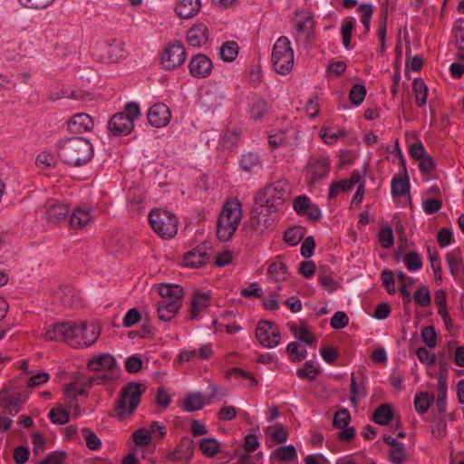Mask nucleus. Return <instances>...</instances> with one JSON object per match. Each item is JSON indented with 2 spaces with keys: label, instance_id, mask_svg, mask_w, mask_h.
I'll return each mask as SVG.
<instances>
[{
  "label": "nucleus",
  "instance_id": "f3484780",
  "mask_svg": "<svg viewBox=\"0 0 464 464\" xmlns=\"http://www.w3.org/2000/svg\"><path fill=\"white\" fill-rule=\"evenodd\" d=\"M181 307V301L179 300H160L157 304V314L159 320L162 322L170 321Z\"/></svg>",
  "mask_w": 464,
  "mask_h": 464
},
{
  "label": "nucleus",
  "instance_id": "39448f33",
  "mask_svg": "<svg viewBox=\"0 0 464 464\" xmlns=\"http://www.w3.org/2000/svg\"><path fill=\"white\" fill-rule=\"evenodd\" d=\"M140 115L139 104L128 102L124 107V111L118 112L111 118L108 130L113 136L129 135L134 128V120Z\"/></svg>",
  "mask_w": 464,
  "mask_h": 464
},
{
  "label": "nucleus",
  "instance_id": "58836bf2",
  "mask_svg": "<svg viewBox=\"0 0 464 464\" xmlns=\"http://www.w3.org/2000/svg\"><path fill=\"white\" fill-rule=\"evenodd\" d=\"M220 57L225 62H233L238 54V45L234 41L224 43L219 51Z\"/></svg>",
  "mask_w": 464,
  "mask_h": 464
},
{
  "label": "nucleus",
  "instance_id": "dca6fc26",
  "mask_svg": "<svg viewBox=\"0 0 464 464\" xmlns=\"http://www.w3.org/2000/svg\"><path fill=\"white\" fill-rule=\"evenodd\" d=\"M195 442L188 437H184L169 456L170 460H185L189 462L193 457Z\"/></svg>",
  "mask_w": 464,
  "mask_h": 464
},
{
  "label": "nucleus",
  "instance_id": "4468645a",
  "mask_svg": "<svg viewBox=\"0 0 464 464\" xmlns=\"http://www.w3.org/2000/svg\"><path fill=\"white\" fill-rule=\"evenodd\" d=\"M189 72L196 78H206L210 75L213 68L211 60L203 53L192 57L189 62Z\"/></svg>",
  "mask_w": 464,
  "mask_h": 464
},
{
  "label": "nucleus",
  "instance_id": "09e8293b",
  "mask_svg": "<svg viewBox=\"0 0 464 464\" xmlns=\"http://www.w3.org/2000/svg\"><path fill=\"white\" fill-rule=\"evenodd\" d=\"M354 28L353 18H347L343 21L341 28L343 44L346 49L351 46L352 33Z\"/></svg>",
  "mask_w": 464,
  "mask_h": 464
},
{
  "label": "nucleus",
  "instance_id": "69168bd1",
  "mask_svg": "<svg viewBox=\"0 0 464 464\" xmlns=\"http://www.w3.org/2000/svg\"><path fill=\"white\" fill-rule=\"evenodd\" d=\"M311 205V199L305 195H301L295 198L293 207L299 216H304Z\"/></svg>",
  "mask_w": 464,
  "mask_h": 464
},
{
  "label": "nucleus",
  "instance_id": "5fc2aeb1",
  "mask_svg": "<svg viewBox=\"0 0 464 464\" xmlns=\"http://www.w3.org/2000/svg\"><path fill=\"white\" fill-rule=\"evenodd\" d=\"M291 331L295 334V336L299 341H301L308 345H313L315 343L314 335L305 326H303L299 329L296 326H292Z\"/></svg>",
  "mask_w": 464,
  "mask_h": 464
},
{
  "label": "nucleus",
  "instance_id": "338daca9",
  "mask_svg": "<svg viewBox=\"0 0 464 464\" xmlns=\"http://www.w3.org/2000/svg\"><path fill=\"white\" fill-rule=\"evenodd\" d=\"M421 339L429 348H434L437 342V334L433 326H426L421 331Z\"/></svg>",
  "mask_w": 464,
  "mask_h": 464
},
{
  "label": "nucleus",
  "instance_id": "4d7b16f0",
  "mask_svg": "<svg viewBox=\"0 0 464 464\" xmlns=\"http://www.w3.org/2000/svg\"><path fill=\"white\" fill-rule=\"evenodd\" d=\"M404 265L410 271L420 270L422 267L421 257L415 251L408 252L404 256Z\"/></svg>",
  "mask_w": 464,
  "mask_h": 464
},
{
  "label": "nucleus",
  "instance_id": "b1692460",
  "mask_svg": "<svg viewBox=\"0 0 464 464\" xmlns=\"http://www.w3.org/2000/svg\"><path fill=\"white\" fill-rule=\"evenodd\" d=\"M92 219L90 209L77 208L69 218L71 228L77 229L86 226Z\"/></svg>",
  "mask_w": 464,
  "mask_h": 464
},
{
  "label": "nucleus",
  "instance_id": "37998d69",
  "mask_svg": "<svg viewBox=\"0 0 464 464\" xmlns=\"http://www.w3.org/2000/svg\"><path fill=\"white\" fill-rule=\"evenodd\" d=\"M415 92V102L419 107H422L427 101L428 88L422 80L415 79L412 82Z\"/></svg>",
  "mask_w": 464,
  "mask_h": 464
},
{
  "label": "nucleus",
  "instance_id": "3c124183",
  "mask_svg": "<svg viewBox=\"0 0 464 464\" xmlns=\"http://www.w3.org/2000/svg\"><path fill=\"white\" fill-rule=\"evenodd\" d=\"M131 438L135 444L139 447L148 446L152 440L150 431L145 428H140L136 430L132 433Z\"/></svg>",
  "mask_w": 464,
  "mask_h": 464
},
{
  "label": "nucleus",
  "instance_id": "2eb2a0df",
  "mask_svg": "<svg viewBox=\"0 0 464 464\" xmlns=\"http://www.w3.org/2000/svg\"><path fill=\"white\" fill-rule=\"evenodd\" d=\"M92 118L86 113H77L67 122V129L70 132L82 134L90 131L93 128Z\"/></svg>",
  "mask_w": 464,
  "mask_h": 464
},
{
  "label": "nucleus",
  "instance_id": "5701e85b",
  "mask_svg": "<svg viewBox=\"0 0 464 464\" xmlns=\"http://www.w3.org/2000/svg\"><path fill=\"white\" fill-rule=\"evenodd\" d=\"M22 403L23 401L19 395L9 397L6 390H2L0 392V404L5 412L16 414L20 411Z\"/></svg>",
  "mask_w": 464,
  "mask_h": 464
},
{
  "label": "nucleus",
  "instance_id": "8fccbe9b",
  "mask_svg": "<svg viewBox=\"0 0 464 464\" xmlns=\"http://www.w3.org/2000/svg\"><path fill=\"white\" fill-rule=\"evenodd\" d=\"M49 418L54 424L63 425L69 422V412L61 406L53 408L49 412Z\"/></svg>",
  "mask_w": 464,
  "mask_h": 464
},
{
  "label": "nucleus",
  "instance_id": "9d476101",
  "mask_svg": "<svg viewBox=\"0 0 464 464\" xmlns=\"http://www.w3.org/2000/svg\"><path fill=\"white\" fill-rule=\"evenodd\" d=\"M330 170V161L327 157H310L306 165V173L311 183L325 179Z\"/></svg>",
  "mask_w": 464,
  "mask_h": 464
},
{
  "label": "nucleus",
  "instance_id": "e2e57ef3",
  "mask_svg": "<svg viewBox=\"0 0 464 464\" xmlns=\"http://www.w3.org/2000/svg\"><path fill=\"white\" fill-rule=\"evenodd\" d=\"M351 189L352 188L348 182L345 181V179L334 181L329 188L328 198L334 199L339 195L340 192H346Z\"/></svg>",
  "mask_w": 464,
  "mask_h": 464
},
{
  "label": "nucleus",
  "instance_id": "774afa93",
  "mask_svg": "<svg viewBox=\"0 0 464 464\" xmlns=\"http://www.w3.org/2000/svg\"><path fill=\"white\" fill-rule=\"evenodd\" d=\"M414 301L424 307L430 304V294L426 285H422L414 293Z\"/></svg>",
  "mask_w": 464,
  "mask_h": 464
},
{
  "label": "nucleus",
  "instance_id": "ddd939ff",
  "mask_svg": "<svg viewBox=\"0 0 464 464\" xmlns=\"http://www.w3.org/2000/svg\"><path fill=\"white\" fill-rule=\"evenodd\" d=\"M209 248V243L203 242L200 245H198L196 248L193 250L188 252L184 256V265L188 267H200L203 265H205L208 259L209 255L207 252V250Z\"/></svg>",
  "mask_w": 464,
  "mask_h": 464
},
{
  "label": "nucleus",
  "instance_id": "7ed1b4c3",
  "mask_svg": "<svg viewBox=\"0 0 464 464\" xmlns=\"http://www.w3.org/2000/svg\"><path fill=\"white\" fill-rule=\"evenodd\" d=\"M58 158L69 167L79 168L86 165L94 155L92 144L82 137H69L56 143Z\"/></svg>",
  "mask_w": 464,
  "mask_h": 464
},
{
  "label": "nucleus",
  "instance_id": "de8ad7c7",
  "mask_svg": "<svg viewBox=\"0 0 464 464\" xmlns=\"http://www.w3.org/2000/svg\"><path fill=\"white\" fill-rule=\"evenodd\" d=\"M350 392L351 401L353 403V405H356L357 399H361L366 396L363 382H361L360 383H357L356 379L354 377V373H352Z\"/></svg>",
  "mask_w": 464,
  "mask_h": 464
},
{
  "label": "nucleus",
  "instance_id": "20e7f679",
  "mask_svg": "<svg viewBox=\"0 0 464 464\" xmlns=\"http://www.w3.org/2000/svg\"><path fill=\"white\" fill-rule=\"evenodd\" d=\"M145 392L146 386L140 382H130L124 385L115 401V416L120 420L129 419L136 411Z\"/></svg>",
  "mask_w": 464,
  "mask_h": 464
},
{
  "label": "nucleus",
  "instance_id": "9b49d317",
  "mask_svg": "<svg viewBox=\"0 0 464 464\" xmlns=\"http://www.w3.org/2000/svg\"><path fill=\"white\" fill-rule=\"evenodd\" d=\"M99 58L105 63H117L124 54L123 44L120 41L104 42L98 44Z\"/></svg>",
  "mask_w": 464,
  "mask_h": 464
},
{
  "label": "nucleus",
  "instance_id": "79ce46f5",
  "mask_svg": "<svg viewBox=\"0 0 464 464\" xmlns=\"http://www.w3.org/2000/svg\"><path fill=\"white\" fill-rule=\"evenodd\" d=\"M241 135L240 130L237 129L233 130H225L221 133L220 141L221 145L226 149H232L235 147L239 140V137Z\"/></svg>",
  "mask_w": 464,
  "mask_h": 464
},
{
  "label": "nucleus",
  "instance_id": "c03bdc74",
  "mask_svg": "<svg viewBox=\"0 0 464 464\" xmlns=\"http://www.w3.org/2000/svg\"><path fill=\"white\" fill-rule=\"evenodd\" d=\"M76 392V382H70L65 388L63 392L65 406L68 409L73 408L75 411H79V405L77 402V398H75Z\"/></svg>",
  "mask_w": 464,
  "mask_h": 464
},
{
  "label": "nucleus",
  "instance_id": "6e6552de",
  "mask_svg": "<svg viewBox=\"0 0 464 464\" xmlns=\"http://www.w3.org/2000/svg\"><path fill=\"white\" fill-rule=\"evenodd\" d=\"M256 336L259 343L266 348L278 345L280 333L276 325L270 321H260L256 329Z\"/></svg>",
  "mask_w": 464,
  "mask_h": 464
},
{
  "label": "nucleus",
  "instance_id": "7c9ffc66",
  "mask_svg": "<svg viewBox=\"0 0 464 464\" xmlns=\"http://www.w3.org/2000/svg\"><path fill=\"white\" fill-rule=\"evenodd\" d=\"M393 418L392 408L390 404H382L376 408L372 420L379 425H387Z\"/></svg>",
  "mask_w": 464,
  "mask_h": 464
},
{
  "label": "nucleus",
  "instance_id": "aec40b11",
  "mask_svg": "<svg viewBox=\"0 0 464 464\" xmlns=\"http://www.w3.org/2000/svg\"><path fill=\"white\" fill-rule=\"evenodd\" d=\"M116 366L115 358L110 353H103L93 357L88 362V369L93 372H111Z\"/></svg>",
  "mask_w": 464,
  "mask_h": 464
},
{
  "label": "nucleus",
  "instance_id": "bf43d9fd",
  "mask_svg": "<svg viewBox=\"0 0 464 464\" xmlns=\"http://www.w3.org/2000/svg\"><path fill=\"white\" fill-rule=\"evenodd\" d=\"M314 21L312 16H307L303 22L297 24L296 30L304 34L308 41L314 38Z\"/></svg>",
  "mask_w": 464,
  "mask_h": 464
},
{
  "label": "nucleus",
  "instance_id": "1a4fd4ad",
  "mask_svg": "<svg viewBox=\"0 0 464 464\" xmlns=\"http://www.w3.org/2000/svg\"><path fill=\"white\" fill-rule=\"evenodd\" d=\"M186 59V51L180 42L169 44L163 52L161 63L166 70H172L180 66Z\"/></svg>",
  "mask_w": 464,
  "mask_h": 464
},
{
  "label": "nucleus",
  "instance_id": "4c0bfd02",
  "mask_svg": "<svg viewBox=\"0 0 464 464\" xmlns=\"http://www.w3.org/2000/svg\"><path fill=\"white\" fill-rule=\"evenodd\" d=\"M220 443L214 438H205L200 440L199 450L208 458H213L219 451Z\"/></svg>",
  "mask_w": 464,
  "mask_h": 464
},
{
  "label": "nucleus",
  "instance_id": "f257e3e1",
  "mask_svg": "<svg viewBox=\"0 0 464 464\" xmlns=\"http://www.w3.org/2000/svg\"><path fill=\"white\" fill-rule=\"evenodd\" d=\"M100 335V328L85 322L77 325L72 322H61L51 325L44 334L48 341L64 342L72 348L92 345Z\"/></svg>",
  "mask_w": 464,
  "mask_h": 464
},
{
  "label": "nucleus",
  "instance_id": "a878e982",
  "mask_svg": "<svg viewBox=\"0 0 464 464\" xmlns=\"http://www.w3.org/2000/svg\"><path fill=\"white\" fill-rule=\"evenodd\" d=\"M392 194L393 197H402L410 192V183L408 174L404 176H394L392 179Z\"/></svg>",
  "mask_w": 464,
  "mask_h": 464
},
{
  "label": "nucleus",
  "instance_id": "f8f14e48",
  "mask_svg": "<svg viewBox=\"0 0 464 464\" xmlns=\"http://www.w3.org/2000/svg\"><path fill=\"white\" fill-rule=\"evenodd\" d=\"M148 121L152 127L161 128L166 126L171 118L170 110L161 102L152 105L147 115Z\"/></svg>",
  "mask_w": 464,
  "mask_h": 464
},
{
  "label": "nucleus",
  "instance_id": "6ab92c4d",
  "mask_svg": "<svg viewBox=\"0 0 464 464\" xmlns=\"http://www.w3.org/2000/svg\"><path fill=\"white\" fill-rule=\"evenodd\" d=\"M208 30L206 24H197L187 33V41L190 46L200 47L208 42Z\"/></svg>",
  "mask_w": 464,
  "mask_h": 464
},
{
  "label": "nucleus",
  "instance_id": "052dcab7",
  "mask_svg": "<svg viewBox=\"0 0 464 464\" xmlns=\"http://www.w3.org/2000/svg\"><path fill=\"white\" fill-rule=\"evenodd\" d=\"M351 420V415L347 409H341L334 414L333 425L336 429H343L348 426Z\"/></svg>",
  "mask_w": 464,
  "mask_h": 464
},
{
  "label": "nucleus",
  "instance_id": "cd10ccee",
  "mask_svg": "<svg viewBox=\"0 0 464 464\" xmlns=\"http://www.w3.org/2000/svg\"><path fill=\"white\" fill-rule=\"evenodd\" d=\"M219 218H225L230 221L240 223L241 204L238 201L227 202L222 209Z\"/></svg>",
  "mask_w": 464,
  "mask_h": 464
},
{
  "label": "nucleus",
  "instance_id": "423d86ee",
  "mask_svg": "<svg viewBox=\"0 0 464 464\" xmlns=\"http://www.w3.org/2000/svg\"><path fill=\"white\" fill-rule=\"evenodd\" d=\"M271 60L273 68L278 74L285 75L290 72L294 65V51L287 37L281 36L276 40Z\"/></svg>",
  "mask_w": 464,
  "mask_h": 464
},
{
  "label": "nucleus",
  "instance_id": "864d4df0",
  "mask_svg": "<svg viewBox=\"0 0 464 464\" xmlns=\"http://www.w3.org/2000/svg\"><path fill=\"white\" fill-rule=\"evenodd\" d=\"M274 454L281 461L288 462L296 458V450L293 445L282 446Z\"/></svg>",
  "mask_w": 464,
  "mask_h": 464
},
{
  "label": "nucleus",
  "instance_id": "bb28decb",
  "mask_svg": "<svg viewBox=\"0 0 464 464\" xmlns=\"http://www.w3.org/2000/svg\"><path fill=\"white\" fill-rule=\"evenodd\" d=\"M455 39V45L459 50L457 58L464 61V19L455 22L452 29Z\"/></svg>",
  "mask_w": 464,
  "mask_h": 464
},
{
  "label": "nucleus",
  "instance_id": "e433bc0d",
  "mask_svg": "<svg viewBox=\"0 0 464 464\" xmlns=\"http://www.w3.org/2000/svg\"><path fill=\"white\" fill-rule=\"evenodd\" d=\"M321 373V369L315 364L314 361H307L304 362L303 368H299L296 371V374L301 379H308L314 381L316 375Z\"/></svg>",
  "mask_w": 464,
  "mask_h": 464
},
{
  "label": "nucleus",
  "instance_id": "6e6d98bb",
  "mask_svg": "<svg viewBox=\"0 0 464 464\" xmlns=\"http://www.w3.org/2000/svg\"><path fill=\"white\" fill-rule=\"evenodd\" d=\"M260 165L259 156L254 152H247L242 155L240 166L245 171H250Z\"/></svg>",
  "mask_w": 464,
  "mask_h": 464
},
{
  "label": "nucleus",
  "instance_id": "a19ab883",
  "mask_svg": "<svg viewBox=\"0 0 464 464\" xmlns=\"http://www.w3.org/2000/svg\"><path fill=\"white\" fill-rule=\"evenodd\" d=\"M268 275L275 281H282L286 279L288 273L285 264L282 260L272 263L268 268Z\"/></svg>",
  "mask_w": 464,
  "mask_h": 464
},
{
  "label": "nucleus",
  "instance_id": "f03ea898",
  "mask_svg": "<svg viewBox=\"0 0 464 464\" xmlns=\"http://www.w3.org/2000/svg\"><path fill=\"white\" fill-rule=\"evenodd\" d=\"M289 196L287 183L285 180H277L267 185L255 197V206L251 212V218L256 225L266 227L267 219L262 220L261 216L267 217L279 210Z\"/></svg>",
  "mask_w": 464,
  "mask_h": 464
},
{
  "label": "nucleus",
  "instance_id": "412c9836",
  "mask_svg": "<svg viewBox=\"0 0 464 464\" xmlns=\"http://www.w3.org/2000/svg\"><path fill=\"white\" fill-rule=\"evenodd\" d=\"M200 6V0H180L175 12L180 18L189 19L198 13Z\"/></svg>",
  "mask_w": 464,
  "mask_h": 464
},
{
  "label": "nucleus",
  "instance_id": "680f3d73",
  "mask_svg": "<svg viewBox=\"0 0 464 464\" xmlns=\"http://www.w3.org/2000/svg\"><path fill=\"white\" fill-rule=\"evenodd\" d=\"M381 279L382 282V285L384 286L388 294L394 295L396 293V289L393 272L389 269H384L381 273Z\"/></svg>",
  "mask_w": 464,
  "mask_h": 464
},
{
  "label": "nucleus",
  "instance_id": "f704fd0d",
  "mask_svg": "<svg viewBox=\"0 0 464 464\" xmlns=\"http://www.w3.org/2000/svg\"><path fill=\"white\" fill-rule=\"evenodd\" d=\"M374 10V6L368 3L361 4L357 8V12L361 14V22L364 27V35H367L370 32L371 19Z\"/></svg>",
  "mask_w": 464,
  "mask_h": 464
},
{
  "label": "nucleus",
  "instance_id": "13d9d810",
  "mask_svg": "<svg viewBox=\"0 0 464 464\" xmlns=\"http://www.w3.org/2000/svg\"><path fill=\"white\" fill-rule=\"evenodd\" d=\"M82 434L86 441V446L92 450H98L102 446V441L98 436L89 428H83Z\"/></svg>",
  "mask_w": 464,
  "mask_h": 464
},
{
  "label": "nucleus",
  "instance_id": "72a5a7b5",
  "mask_svg": "<svg viewBox=\"0 0 464 464\" xmlns=\"http://www.w3.org/2000/svg\"><path fill=\"white\" fill-rule=\"evenodd\" d=\"M205 405L203 395L200 392L188 393L184 401V410L188 412L203 409Z\"/></svg>",
  "mask_w": 464,
  "mask_h": 464
},
{
  "label": "nucleus",
  "instance_id": "393cba45",
  "mask_svg": "<svg viewBox=\"0 0 464 464\" xmlns=\"http://www.w3.org/2000/svg\"><path fill=\"white\" fill-rule=\"evenodd\" d=\"M158 293L162 297V300L181 301L183 297V288L179 285L160 284L158 286Z\"/></svg>",
  "mask_w": 464,
  "mask_h": 464
},
{
  "label": "nucleus",
  "instance_id": "ea45409f",
  "mask_svg": "<svg viewBox=\"0 0 464 464\" xmlns=\"http://www.w3.org/2000/svg\"><path fill=\"white\" fill-rule=\"evenodd\" d=\"M305 229L304 227H292L285 232L284 240L290 246H296L304 237Z\"/></svg>",
  "mask_w": 464,
  "mask_h": 464
},
{
  "label": "nucleus",
  "instance_id": "603ef678",
  "mask_svg": "<svg viewBox=\"0 0 464 464\" xmlns=\"http://www.w3.org/2000/svg\"><path fill=\"white\" fill-rule=\"evenodd\" d=\"M365 95V86L363 84L356 83L353 85L352 89L350 90L349 100L353 105L359 106L363 102Z\"/></svg>",
  "mask_w": 464,
  "mask_h": 464
},
{
  "label": "nucleus",
  "instance_id": "0e129e2a",
  "mask_svg": "<svg viewBox=\"0 0 464 464\" xmlns=\"http://www.w3.org/2000/svg\"><path fill=\"white\" fill-rule=\"evenodd\" d=\"M379 241L383 248H390L393 245L394 237L392 227L389 226L382 227L379 233Z\"/></svg>",
  "mask_w": 464,
  "mask_h": 464
},
{
  "label": "nucleus",
  "instance_id": "4be33fe9",
  "mask_svg": "<svg viewBox=\"0 0 464 464\" xmlns=\"http://www.w3.org/2000/svg\"><path fill=\"white\" fill-rule=\"evenodd\" d=\"M239 223L230 221L225 218H218L217 235L219 240L228 241L235 234Z\"/></svg>",
  "mask_w": 464,
  "mask_h": 464
},
{
  "label": "nucleus",
  "instance_id": "0eeeda50",
  "mask_svg": "<svg viewBox=\"0 0 464 464\" xmlns=\"http://www.w3.org/2000/svg\"><path fill=\"white\" fill-rule=\"evenodd\" d=\"M150 224L155 233L162 238H171L178 231L176 216L164 209H153L149 215Z\"/></svg>",
  "mask_w": 464,
  "mask_h": 464
},
{
  "label": "nucleus",
  "instance_id": "a211bd4d",
  "mask_svg": "<svg viewBox=\"0 0 464 464\" xmlns=\"http://www.w3.org/2000/svg\"><path fill=\"white\" fill-rule=\"evenodd\" d=\"M46 218L49 222L59 223L64 221L69 214V207L54 200L48 201L46 205Z\"/></svg>",
  "mask_w": 464,
  "mask_h": 464
},
{
  "label": "nucleus",
  "instance_id": "c85d7f7f",
  "mask_svg": "<svg viewBox=\"0 0 464 464\" xmlns=\"http://www.w3.org/2000/svg\"><path fill=\"white\" fill-rule=\"evenodd\" d=\"M209 304V296L200 291H196L191 299L190 319H195L199 312Z\"/></svg>",
  "mask_w": 464,
  "mask_h": 464
},
{
  "label": "nucleus",
  "instance_id": "c9c22d12",
  "mask_svg": "<svg viewBox=\"0 0 464 464\" xmlns=\"http://www.w3.org/2000/svg\"><path fill=\"white\" fill-rule=\"evenodd\" d=\"M434 401V396L428 392H418L414 398V407L418 413L424 414L428 411L430 404Z\"/></svg>",
  "mask_w": 464,
  "mask_h": 464
},
{
  "label": "nucleus",
  "instance_id": "a18cd8bd",
  "mask_svg": "<svg viewBox=\"0 0 464 464\" xmlns=\"http://www.w3.org/2000/svg\"><path fill=\"white\" fill-rule=\"evenodd\" d=\"M290 361L299 362L306 357L307 351L296 342L290 343L286 347Z\"/></svg>",
  "mask_w": 464,
  "mask_h": 464
},
{
  "label": "nucleus",
  "instance_id": "c756f323",
  "mask_svg": "<svg viewBox=\"0 0 464 464\" xmlns=\"http://www.w3.org/2000/svg\"><path fill=\"white\" fill-rule=\"evenodd\" d=\"M292 138H295V133L289 134L285 130H279L268 136V143L272 149H276L278 147H288L292 146L290 142V139Z\"/></svg>",
  "mask_w": 464,
  "mask_h": 464
},
{
  "label": "nucleus",
  "instance_id": "49530a36",
  "mask_svg": "<svg viewBox=\"0 0 464 464\" xmlns=\"http://www.w3.org/2000/svg\"><path fill=\"white\" fill-rule=\"evenodd\" d=\"M267 434L278 444L284 443L288 438L287 430L279 423L266 429Z\"/></svg>",
  "mask_w": 464,
  "mask_h": 464
},
{
  "label": "nucleus",
  "instance_id": "473e14b6",
  "mask_svg": "<svg viewBox=\"0 0 464 464\" xmlns=\"http://www.w3.org/2000/svg\"><path fill=\"white\" fill-rule=\"evenodd\" d=\"M446 260L453 277L459 278L464 274V266L457 252L452 251L448 253L446 255Z\"/></svg>",
  "mask_w": 464,
  "mask_h": 464
},
{
  "label": "nucleus",
  "instance_id": "2f4dec72",
  "mask_svg": "<svg viewBox=\"0 0 464 464\" xmlns=\"http://www.w3.org/2000/svg\"><path fill=\"white\" fill-rule=\"evenodd\" d=\"M267 111V103L265 100L256 97L249 103L250 117L255 121L261 120Z\"/></svg>",
  "mask_w": 464,
  "mask_h": 464
}]
</instances>
